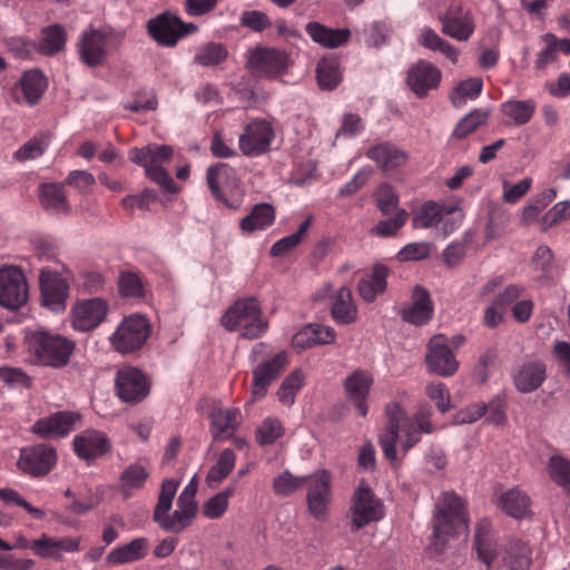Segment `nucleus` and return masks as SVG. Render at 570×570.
I'll return each mask as SVG.
<instances>
[{
  "label": "nucleus",
  "instance_id": "1",
  "mask_svg": "<svg viewBox=\"0 0 570 570\" xmlns=\"http://www.w3.org/2000/svg\"><path fill=\"white\" fill-rule=\"evenodd\" d=\"M387 417L386 426L379 438L382 452L390 462L397 460L396 444L406 454L422 439V434H432L436 428L432 423V407L422 404L412 416H409L404 407L396 401L385 405Z\"/></svg>",
  "mask_w": 570,
  "mask_h": 570
},
{
  "label": "nucleus",
  "instance_id": "2",
  "mask_svg": "<svg viewBox=\"0 0 570 570\" xmlns=\"http://www.w3.org/2000/svg\"><path fill=\"white\" fill-rule=\"evenodd\" d=\"M474 547L478 558L488 569L499 568L501 564L507 566L510 570L530 569L532 562L530 547L520 540H511L504 546L501 554L489 537V523L485 521L478 524Z\"/></svg>",
  "mask_w": 570,
  "mask_h": 570
},
{
  "label": "nucleus",
  "instance_id": "3",
  "mask_svg": "<svg viewBox=\"0 0 570 570\" xmlns=\"http://www.w3.org/2000/svg\"><path fill=\"white\" fill-rule=\"evenodd\" d=\"M468 523L469 518L462 499L454 492H444L433 519V534L429 547L431 552L442 553L449 538L468 532Z\"/></svg>",
  "mask_w": 570,
  "mask_h": 570
},
{
  "label": "nucleus",
  "instance_id": "4",
  "mask_svg": "<svg viewBox=\"0 0 570 570\" xmlns=\"http://www.w3.org/2000/svg\"><path fill=\"white\" fill-rule=\"evenodd\" d=\"M28 353L35 364L52 368L67 366L76 348V343L57 333L33 331L26 336Z\"/></svg>",
  "mask_w": 570,
  "mask_h": 570
},
{
  "label": "nucleus",
  "instance_id": "5",
  "mask_svg": "<svg viewBox=\"0 0 570 570\" xmlns=\"http://www.w3.org/2000/svg\"><path fill=\"white\" fill-rule=\"evenodd\" d=\"M249 360L255 364L252 371V396L254 400H261L288 365V353H273L268 344L261 342L252 347Z\"/></svg>",
  "mask_w": 570,
  "mask_h": 570
},
{
  "label": "nucleus",
  "instance_id": "6",
  "mask_svg": "<svg viewBox=\"0 0 570 570\" xmlns=\"http://www.w3.org/2000/svg\"><path fill=\"white\" fill-rule=\"evenodd\" d=\"M220 323L229 332L240 331V336L247 340L258 338L268 330L261 304L253 296L237 299L222 316Z\"/></svg>",
  "mask_w": 570,
  "mask_h": 570
},
{
  "label": "nucleus",
  "instance_id": "7",
  "mask_svg": "<svg viewBox=\"0 0 570 570\" xmlns=\"http://www.w3.org/2000/svg\"><path fill=\"white\" fill-rule=\"evenodd\" d=\"M120 45V37L111 29L89 27L78 39L80 60L89 67L102 65Z\"/></svg>",
  "mask_w": 570,
  "mask_h": 570
},
{
  "label": "nucleus",
  "instance_id": "8",
  "mask_svg": "<svg viewBox=\"0 0 570 570\" xmlns=\"http://www.w3.org/2000/svg\"><path fill=\"white\" fill-rule=\"evenodd\" d=\"M151 334L148 320L141 315L125 317L109 337L111 346L121 354L140 350Z\"/></svg>",
  "mask_w": 570,
  "mask_h": 570
},
{
  "label": "nucleus",
  "instance_id": "9",
  "mask_svg": "<svg viewBox=\"0 0 570 570\" xmlns=\"http://www.w3.org/2000/svg\"><path fill=\"white\" fill-rule=\"evenodd\" d=\"M56 449L47 443H37L23 446L19 451L17 469L21 474L33 479L48 475L57 465Z\"/></svg>",
  "mask_w": 570,
  "mask_h": 570
},
{
  "label": "nucleus",
  "instance_id": "10",
  "mask_svg": "<svg viewBox=\"0 0 570 570\" xmlns=\"http://www.w3.org/2000/svg\"><path fill=\"white\" fill-rule=\"evenodd\" d=\"M383 518L381 500L374 494L371 488L360 485L352 498L350 508L351 531L357 532L372 522Z\"/></svg>",
  "mask_w": 570,
  "mask_h": 570
},
{
  "label": "nucleus",
  "instance_id": "11",
  "mask_svg": "<svg viewBox=\"0 0 570 570\" xmlns=\"http://www.w3.org/2000/svg\"><path fill=\"white\" fill-rule=\"evenodd\" d=\"M81 421V414L75 411H58L38 419L31 432L41 439H62L69 435Z\"/></svg>",
  "mask_w": 570,
  "mask_h": 570
},
{
  "label": "nucleus",
  "instance_id": "12",
  "mask_svg": "<svg viewBox=\"0 0 570 570\" xmlns=\"http://www.w3.org/2000/svg\"><path fill=\"white\" fill-rule=\"evenodd\" d=\"M443 35L458 41H466L474 32L475 26L469 9L453 2L439 14Z\"/></svg>",
  "mask_w": 570,
  "mask_h": 570
},
{
  "label": "nucleus",
  "instance_id": "13",
  "mask_svg": "<svg viewBox=\"0 0 570 570\" xmlns=\"http://www.w3.org/2000/svg\"><path fill=\"white\" fill-rule=\"evenodd\" d=\"M305 478L307 479L305 485L308 511L313 517L321 519L325 515L331 502V473L327 470H320Z\"/></svg>",
  "mask_w": 570,
  "mask_h": 570
},
{
  "label": "nucleus",
  "instance_id": "14",
  "mask_svg": "<svg viewBox=\"0 0 570 570\" xmlns=\"http://www.w3.org/2000/svg\"><path fill=\"white\" fill-rule=\"evenodd\" d=\"M116 390L124 402L137 403L148 395L149 384L140 370L126 366L117 372Z\"/></svg>",
  "mask_w": 570,
  "mask_h": 570
},
{
  "label": "nucleus",
  "instance_id": "15",
  "mask_svg": "<svg viewBox=\"0 0 570 570\" xmlns=\"http://www.w3.org/2000/svg\"><path fill=\"white\" fill-rule=\"evenodd\" d=\"M425 362L430 371L441 376H451L459 367V363L448 345V340L442 334L434 335L429 341Z\"/></svg>",
  "mask_w": 570,
  "mask_h": 570
},
{
  "label": "nucleus",
  "instance_id": "16",
  "mask_svg": "<svg viewBox=\"0 0 570 570\" xmlns=\"http://www.w3.org/2000/svg\"><path fill=\"white\" fill-rule=\"evenodd\" d=\"M72 448L79 459L89 462L108 454L112 445L105 432L86 430L73 438Z\"/></svg>",
  "mask_w": 570,
  "mask_h": 570
},
{
  "label": "nucleus",
  "instance_id": "17",
  "mask_svg": "<svg viewBox=\"0 0 570 570\" xmlns=\"http://www.w3.org/2000/svg\"><path fill=\"white\" fill-rule=\"evenodd\" d=\"M274 132L265 120H254L245 126L239 136V148L246 156L262 155L269 149Z\"/></svg>",
  "mask_w": 570,
  "mask_h": 570
},
{
  "label": "nucleus",
  "instance_id": "18",
  "mask_svg": "<svg viewBox=\"0 0 570 570\" xmlns=\"http://www.w3.org/2000/svg\"><path fill=\"white\" fill-rule=\"evenodd\" d=\"M108 309L102 298L79 302L72 309V327L79 332L92 331L105 321Z\"/></svg>",
  "mask_w": 570,
  "mask_h": 570
},
{
  "label": "nucleus",
  "instance_id": "19",
  "mask_svg": "<svg viewBox=\"0 0 570 570\" xmlns=\"http://www.w3.org/2000/svg\"><path fill=\"white\" fill-rule=\"evenodd\" d=\"M247 63L253 73L273 77L287 68L288 57L278 49L257 48L250 52Z\"/></svg>",
  "mask_w": 570,
  "mask_h": 570
},
{
  "label": "nucleus",
  "instance_id": "20",
  "mask_svg": "<svg viewBox=\"0 0 570 570\" xmlns=\"http://www.w3.org/2000/svg\"><path fill=\"white\" fill-rule=\"evenodd\" d=\"M440 81L441 71L425 60L417 61L407 71L406 83L417 98L428 96L430 90L438 88Z\"/></svg>",
  "mask_w": 570,
  "mask_h": 570
},
{
  "label": "nucleus",
  "instance_id": "21",
  "mask_svg": "<svg viewBox=\"0 0 570 570\" xmlns=\"http://www.w3.org/2000/svg\"><path fill=\"white\" fill-rule=\"evenodd\" d=\"M434 315V303L425 287H414L411 301L402 308L404 322L415 326L429 324Z\"/></svg>",
  "mask_w": 570,
  "mask_h": 570
},
{
  "label": "nucleus",
  "instance_id": "22",
  "mask_svg": "<svg viewBox=\"0 0 570 570\" xmlns=\"http://www.w3.org/2000/svg\"><path fill=\"white\" fill-rule=\"evenodd\" d=\"M373 382V375L365 370H355L344 381L346 396L362 416L368 412L366 400Z\"/></svg>",
  "mask_w": 570,
  "mask_h": 570
},
{
  "label": "nucleus",
  "instance_id": "23",
  "mask_svg": "<svg viewBox=\"0 0 570 570\" xmlns=\"http://www.w3.org/2000/svg\"><path fill=\"white\" fill-rule=\"evenodd\" d=\"M206 179L215 198L226 206H230L226 198V191L235 188L237 184L236 170L225 163H219L207 169Z\"/></svg>",
  "mask_w": 570,
  "mask_h": 570
},
{
  "label": "nucleus",
  "instance_id": "24",
  "mask_svg": "<svg viewBox=\"0 0 570 570\" xmlns=\"http://www.w3.org/2000/svg\"><path fill=\"white\" fill-rule=\"evenodd\" d=\"M150 147L149 145L142 148H132L129 151V159L145 168L146 175L153 179L156 184H158L167 193H177L179 190L176 183L169 176V174L165 169H155L154 166H150Z\"/></svg>",
  "mask_w": 570,
  "mask_h": 570
},
{
  "label": "nucleus",
  "instance_id": "25",
  "mask_svg": "<svg viewBox=\"0 0 570 570\" xmlns=\"http://www.w3.org/2000/svg\"><path fill=\"white\" fill-rule=\"evenodd\" d=\"M305 31L314 42L330 49L340 48L351 39L350 29H333L316 21L308 22Z\"/></svg>",
  "mask_w": 570,
  "mask_h": 570
},
{
  "label": "nucleus",
  "instance_id": "26",
  "mask_svg": "<svg viewBox=\"0 0 570 570\" xmlns=\"http://www.w3.org/2000/svg\"><path fill=\"white\" fill-rule=\"evenodd\" d=\"M242 422L239 409H216L210 414V433L214 440H227L234 435Z\"/></svg>",
  "mask_w": 570,
  "mask_h": 570
},
{
  "label": "nucleus",
  "instance_id": "27",
  "mask_svg": "<svg viewBox=\"0 0 570 570\" xmlns=\"http://www.w3.org/2000/svg\"><path fill=\"white\" fill-rule=\"evenodd\" d=\"M177 16L164 12L147 22L150 37L159 45L175 47L177 45Z\"/></svg>",
  "mask_w": 570,
  "mask_h": 570
},
{
  "label": "nucleus",
  "instance_id": "28",
  "mask_svg": "<svg viewBox=\"0 0 570 570\" xmlns=\"http://www.w3.org/2000/svg\"><path fill=\"white\" fill-rule=\"evenodd\" d=\"M366 156L376 163L377 167L384 171L393 170L405 164L406 154L389 141H383L370 147Z\"/></svg>",
  "mask_w": 570,
  "mask_h": 570
},
{
  "label": "nucleus",
  "instance_id": "29",
  "mask_svg": "<svg viewBox=\"0 0 570 570\" xmlns=\"http://www.w3.org/2000/svg\"><path fill=\"white\" fill-rule=\"evenodd\" d=\"M150 473L147 468L135 462L127 465L119 475V492L125 500L130 499L136 492L142 490L149 479Z\"/></svg>",
  "mask_w": 570,
  "mask_h": 570
},
{
  "label": "nucleus",
  "instance_id": "30",
  "mask_svg": "<svg viewBox=\"0 0 570 570\" xmlns=\"http://www.w3.org/2000/svg\"><path fill=\"white\" fill-rule=\"evenodd\" d=\"M148 550V539L139 537L112 549L107 556V562L111 566H120L140 561L147 556Z\"/></svg>",
  "mask_w": 570,
  "mask_h": 570
},
{
  "label": "nucleus",
  "instance_id": "31",
  "mask_svg": "<svg viewBox=\"0 0 570 570\" xmlns=\"http://www.w3.org/2000/svg\"><path fill=\"white\" fill-rule=\"evenodd\" d=\"M330 312L334 322L340 325H348L357 320V307L348 287H340L333 295Z\"/></svg>",
  "mask_w": 570,
  "mask_h": 570
},
{
  "label": "nucleus",
  "instance_id": "32",
  "mask_svg": "<svg viewBox=\"0 0 570 570\" xmlns=\"http://www.w3.org/2000/svg\"><path fill=\"white\" fill-rule=\"evenodd\" d=\"M546 380V365L539 361L527 362L521 365L514 375L515 389L521 393H530L538 390Z\"/></svg>",
  "mask_w": 570,
  "mask_h": 570
},
{
  "label": "nucleus",
  "instance_id": "33",
  "mask_svg": "<svg viewBox=\"0 0 570 570\" xmlns=\"http://www.w3.org/2000/svg\"><path fill=\"white\" fill-rule=\"evenodd\" d=\"M65 45L66 32L60 26L55 24L42 30L41 37L33 43V48L42 55L52 56L61 51Z\"/></svg>",
  "mask_w": 570,
  "mask_h": 570
},
{
  "label": "nucleus",
  "instance_id": "34",
  "mask_svg": "<svg viewBox=\"0 0 570 570\" xmlns=\"http://www.w3.org/2000/svg\"><path fill=\"white\" fill-rule=\"evenodd\" d=\"M535 110L533 100H509L501 105L502 114L508 121L521 126L527 124Z\"/></svg>",
  "mask_w": 570,
  "mask_h": 570
},
{
  "label": "nucleus",
  "instance_id": "35",
  "mask_svg": "<svg viewBox=\"0 0 570 570\" xmlns=\"http://www.w3.org/2000/svg\"><path fill=\"white\" fill-rule=\"evenodd\" d=\"M501 507L503 511L513 518H523L530 507V498L519 488H513L502 494Z\"/></svg>",
  "mask_w": 570,
  "mask_h": 570
},
{
  "label": "nucleus",
  "instance_id": "36",
  "mask_svg": "<svg viewBox=\"0 0 570 570\" xmlns=\"http://www.w3.org/2000/svg\"><path fill=\"white\" fill-rule=\"evenodd\" d=\"M274 218L275 213L271 205L265 203L257 204L250 214L242 219L240 227L245 232L264 229L274 222Z\"/></svg>",
  "mask_w": 570,
  "mask_h": 570
},
{
  "label": "nucleus",
  "instance_id": "37",
  "mask_svg": "<svg viewBox=\"0 0 570 570\" xmlns=\"http://www.w3.org/2000/svg\"><path fill=\"white\" fill-rule=\"evenodd\" d=\"M444 204L428 200L421 205L413 217L414 228H432L442 222Z\"/></svg>",
  "mask_w": 570,
  "mask_h": 570
},
{
  "label": "nucleus",
  "instance_id": "38",
  "mask_svg": "<svg viewBox=\"0 0 570 570\" xmlns=\"http://www.w3.org/2000/svg\"><path fill=\"white\" fill-rule=\"evenodd\" d=\"M21 88L27 101L36 104L47 88V79L39 70H29L23 73L20 80Z\"/></svg>",
  "mask_w": 570,
  "mask_h": 570
},
{
  "label": "nucleus",
  "instance_id": "39",
  "mask_svg": "<svg viewBox=\"0 0 570 570\" xmlns=\"http://www.w3.org/2000/svg\"><path fill=\"white\" fill-rule=\"evenodd\" d=\"M40 200L47 210L67 213L68 205L61 186L57 184H43L40 187Z\"/></svg>",
  "mask_w": 570,
  "mask_h": 570
},
{
  "label": "nucleus",
  "instance_id": "40",
  "mask_svg": "<svg viewBox=\"0 0 570 570\" xmlns=\"http://www.w3.org/2000/svg\"><path fill=\"white\" fill-rule=\"evenodd\" d=\"M489 118V111L474 109L465 115L455 126L451 137L453 139H463L472 134L476 128L483 125Z\"/></svg>",
  "mask_w": 570,
  "mask_h": 570
},
{
  "label": "nucleus",
  "instance_id": "41",
  "mask_svg": "<svg viewBox=\"0 0 570 570\" xmlns=\"http://www.w3.org/2000/svg\"><path fill=\"white\" fill-rule=\"evenodd\" d=\"M482 85V80L478 77L460 82L450 96L453 106L461 108L466 100L475 99L481 94Z\"/></svg>",
  "mask_w": 570,
  "mask_h": 570
},
{
  "label": "nucleus",
  "instance_id": "42",
  "mask_svg": "<svg viewBox=\"0 0 570 570\" xmlns=\"http://www.w3.org/2000/svg\"><path fill=\"white\" fill-rule=\"evenodd\" d=\"M304 379L305 376L301 368H295L289 375H287L277 391L279 402L285 405H292L297 392L304 385Z\"/></svg>",
  "mask_w": 570,
  "mask_h": 570
},
{
  "label": "nucleus",
  "instance_id": "43",
  "mask_svg": "<svg viewBox=\"0 0 570 570\" xmlns=\"http://www.w3.org/2000/svg\"><path fill=\"white\" fill-rule=\"evenodd\" d=\"M318 86L322 89L332 90L341 82V71L335 60H322L316 68Z\"/></svg>",
  "mask_w": 570,
  "mask_h": 570
},
{
  "label": "nucleus",
  "instance_id": "44",
  "mask_svg": "<svg viewBox=\"0 0 570 570\" xmlns=\"http://www.w3.org/2000/svg\"><path fill=\"white\" fill-rule=\"evenodd\" d=\"M551 480L570 493V461L560 455H553L548 463Z\"/></svg>",
  "mask_w": 570,
  "mask_h": 570
},
{
  "label": "nucleus",
  "instance_id": "45",
  "mask_svg": "<svg viewBox=\"0 0 570 570\" xmlns=\"http://www.w3.org/2000/svg\"><path fill=\"white\" fill-rule=\"evenodd\" d=\"M194 519V517L177 508L171 515L160 513L158 519L153 520L158 523L164 531L179 533L189 527Z\"/></svg>",
  "mask_w": 570,
  "mask_h": 570
},
{
  "label": "nucleus",
  "instance_id": "46",
  "mask_svg": "<svg viewBox=\"0 0 570 570\" xmlns=\"http://www.w3.org/2000/svg\"><path fill=\"white\" fill-rule=\"evenodd\" d=\"M226 57L227 50L223 45L208 42L198 49L194 62L203 67H210L219 65Z\"/></svg>",
  "mask_w": 570,
  "mask_h": 570
},
{
  "label": "nucleus",
  "instance_id": "47",
  "mask_svg": "<svg viewBox=\"0 0 570 570\" xmlns=\"http://www.w3.org/2000/svg\"><path fill=\"white\" fill-rule=\"evenodd\" d=\"M306 482L305 476H295L289 471H284L274 479L273 490L279 497H288L305 487Z\"/></svg>",
  "mask_w": 570,
  "mask_h": 570
},
{
  "label": "nucleus",
  "instance_id": "48",
  "mask_svg": "<svg viewBox=\"0 0 570 570\" xmlns=\"http://www.w3.org/2000/svg\"><path fill=\"white\" fill-rule=\"evenodd\" d=\"M178 487L179 481L175 479H165L163 481L153 519H158L160 513H168L170 511Z\"/></svg>",
  "mask_w": 570,
  "mask_h": 570
},
{
  "label": "nucleus",
  "instance_id": "49",
  "mask_svg": "<svg viewBox=\"0 0 570 570\" xmlns=\"http://www.w3.org/2000/svg\"><path fill=\"white\" fill-rule=\"evenodd\" d=\"M236 455L232 449H225L218 456L217 463L209 470V482L223 481L234 469Z\"/></svg>",
  "mask_w": 570,
  "mask_h": 570
},
{
  "label": "nucleus",
  "instance_id": "50",
  "mask_svg": "<svg viewBox=\"0 0 570 570\" xmlns=\"http://www.w3.org/2000/svg\"><path fill=\"white\" fill-rule=\"evenodd\" d=\"M464 218L463 209L460 206V202L444 204L442 214V232L444 236H449L456 230Z\"/></svg>",
  "mask_w": 570,
  "mask_h": 570
},
{
  "label": "nucleus",
  "instance_id": "51",
  "mask_svg": "<svg viewBox=\"0 0 570 570\" xmlns=\"http://www.w3.org/2000/svg\"><path fill=\"white\" fill-rule=\"evenodd\" d=\"M42 305L53 312L66 309L69 287H40Z\"/></svg>",
  "mask_w": 570,
  "mask_h": 570
},
{
  "label": "nucleus",
  "instance_id": "52",
  "mask_svg": "<svg viewBox=\"0 0 570 570\" xmlns=\"http://www.w3.org/2000/svg\"><path fill=\"white\" fill-rule=\"evenodd\" d=\"M48 144L49 141L45 136L33 137L16 150L13 157L19 161L37 159L43 155Z\"/></svg>",
  "mask_w": 570,
  "mask_h": 570
},
{
  "label": "nucleus",
  "instance_id": "53",
  "mask_svg": "<svg viewBox=\"0 0 570 570\" xmlns=\"http://www.w3.org/2000/svg\"><path fill=\"white\" fill-rule=\"evenodd\" d=\"M28 287H0V306L10 311L19 309L27 303Z\"/></svg>",
  "mask_w": 570,
  "mask_h": 570
},
{
  "label": "nucleus",
  "instance_id": "54",
  "mask_svg": "<svg viewBox=\"0 0 570 570\" xmlns=\"http://www.w3.org/2000/svg\"><path fill=\"white\" fill-rule=\"evenodd\" d=\"M507 396L505 394H497L487 404L485 421L490 424L502 426L507 423Z\"/></svg>",
  "mask_w": 570,
  "mask_h": 570
},
{
  "label": "nucleus",
  "instance_id": "55",
  "mask_svg": "<svg viewBox=\"0 0 570 570\" xmlns=\"http://www.w3.org/2000/svg\"><path fill=\"white\" fill-rule=\"evenodd\" d=\"M0 381L12 389H30L32 386V377L19 367L1 366Z\"/></svg>",
  "mask_w": 570,
  "mask_h": 570
},
{
  "label": "nucleus",
  "instance_id": "56",
  "mask_svg": "<svg viewBox=\"0 0 570 570\" xmlns=\"http://www.w3.org/2000/svg\"><path fill=\"white\" fill-rule=\"evenodd\" d=\"M283 426L277 419L267 417L256 431V440L261 445L273 444L283 435Z\"/></svg>",
  "mask_w": 570,
  "mask_h": 570
},
{
  "label": "nucleus",
  "instance_id": "57",
  "mask_svg": "<svg viewBox=\"0 0 570 570\" xmlns=\"http://www.w3.org/2000/svg\"><path fill=\"white\" fill-rule=\"evenodd\" d=\"M511 219L510 213L502 207H494L489 213V223L487 227V236L489 238L499 237L507 228Z\"/></svg>",
  "mask_w": 570,
  "mask_h": 570
},
{
  "label": "nucleus",
  "instance_id": "58",
  "mask_svg": "<svg viewBox=\"0 0 570 570\" xmlns=\"http://www.w3.org/2000/svg\"><path fill=\"white\" fill-rule=\"evenodd\" d=\"M32 552L41 559H53L57 561L62 559V554L56 548V537H50L46 533L33 540Z\"/></svg>",
  "mask_w": 570,
  "mask_h": 570
},
{
  "label": "nucleus",
  "instance_id": "59",
  "mask_svg": "<svg viewBox=\"0 0 570 570\" xmlns=\"http://www.w3.org/2000/svg\"><path fill=\"white\" fill-rule=\"evenodd\" d=\"M125 108L135 112L150 111L157 108L156 95L150 89H142L135 94L131 101Z\"/></svg>",
  "mask_w": 570,
  "mask_h": 570
},
{
  "label": "nucleus",
  "instance_id": "60",
  "mask_svg": "<svg viewBox=\"0 0 570 570\" xmlns=\"http://www.w3.org/2000/svg\"><path fill=\"white\" fill-rule=\"evenodd\" d=\"M425 393L435 403L441 413H446L450 410V391L444 383L429 384L425 389Z\"/></svg>",
  "mask_w": 570,
  "mask_h": 570
},
{
  "label": "nucleus",
  "instance_id": "61",
  "mask_svg": "<svg viewBox=\"0 0 570 570\" xmlns=\"http://www.w3.org/2000/svg\"><path fill=\"white\" fill-rule=\"evenodd\" d=\"M532 179L527 177L512 185L508 180L502 184V198L508 204L518 203L531 188Z\"/></svg>",
  "mask_w": 570,
  "mask_h": 570
},
{
  "label": "nucleus",
  "instance_id": "62",
  "mask_svg": "<svg viewBox=\"0 0 570 570\" xmlns=\"http://www.w3.org/2000/svg\"><path fill=\"white\" fill-rule=\"evenodd\" d=\"M71 275L63 266L45 267L41 269L39 285H69Z\"/></svg>",
  "mask_w": 570,
  "mask_h": 570
},
{
  "label": "nucleus",
  "instance_id": "63",
  "mask_svg": "<svg viewBox=\"0 0 570 570\" xmlns=\"http://www.w3.org/2000/svg\"><path fill=\"white\" fill-rule=\"evenodd\" d=\"M430 243H410L405 245L396 255L400 262H413L426 258L431 253Z\"/></svg>",
  "mask_w": 570,
  "mask_h": 570
},
{
  "label": "nucleus",
  "instance_id": "64",
  "mask_svg": "<svg viewBox=\"0 0 570 570\" xmlns=\"http://www.w3.org/2000/svg\"><path fill=\"white\" fill-rule=\"evenodd\" d=\"M406 219L407 213L404 209H399L394 217L381 220L373 233L382 237L393 236L405 224Z\"/></svg>",
  "mask_w": 570,
  "mask_h": 570
}]
</instances>
